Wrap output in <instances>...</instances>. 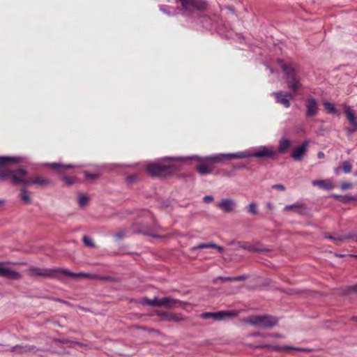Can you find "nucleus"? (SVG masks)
Returning <instances> with one entry per match:
<instances>
[{
    "mask_svg": "<svg viewBox=\"0 0 357 357\" xmlns=\"http://www.w3.org/2000/svg\"><path fill=\"white\" fill-rule=\"evenodd\" d=\"M275 158L277 157V151L273 146H261L255 149L245 150L234 153H221L214 155L206 158H200L198 155H192L188 158H165L164 160H197L199 163L197 165L196 169L201 175H206L211 173L213 165L211 162L222 161L231 158Z\"/></svg>",
    "mask_w": 357,
    "mask_h": 357,
    "instance_id": "1",
    "label": "nucleus"
},
{
    "mask_svg": "<svg viewBox=\"0 0 357 357\" xmlns=\"http://www.w3.org/2000/svg\"><path fill=\"white\" fill-rule=\"evenodd\" d=\"M29 275L31 276H40L43 278H54L56 273H61L64 275L74 278H93L94 276L85 273H73L68 269L63 268H45L39 267H31L27 271Z\"/></svg>",
    "mask_w": 357,
    "mask_h": 357,
    "instance_id": "2",
    "label": "nucleus"
},
{
    "mask_svg": "<svg viewBox=\"0 0 357 357\" xmlns=\"http://www.w3.org/2000/svg\"><path fill=\"white\" fill-rule=\"evenodd\" d=\"M243 321L257 328L266 329L276 326L278 323V319L268 314L254 315L245 319Z\"/></svg>",
    "mask_w": 357,
    "mask_h": 357,
    "instance_id": "3",
    "label": "nucleus"
},
{
    "mask_svg": "<svg viewBox=\"0 0 357 357\" xmlns=\"http://www.w3.org/2000/svg\"><path fill=\"white\" fill-rule=\"evenodd\" d=\"M142 303L144 305H150L157 307H164L167 309L181 307L184 305L188 304V303L171 297H163L161 298L155 297L153 299L151 300L144 298L143 299Z\"/></svg>",
    "mask_w": 357,
    "mask_h": 357,
    "instance_id": "4",
    "label": "nucleus"
},
{
    "mask_svg": "<svg viewBox=\"0 0 357 357\" xmlns=\"http://www.w3.org/2000/svg\"><path fill=\"white\" fill-rule=\"evenodd\" d=\"M282 69L285 75L287 86L294 92L297 91L302 86L301 79L296 68L291 64L283 63Z\"/></svg>",
    "mask_w": 357,
    "mask_h": 357,
    "instance_id": "5",
    "label": "nucleus"
},
{
    "mask_svg": "<svg viewBox=\"0 0 357 357\" xmlns=\"http://www.w3.org/2000/svg\"><path fill=\"white\" fill-rule=\"evenodd\" d=\"M178 170L174 165H161L153 163L146 167V172L151 176L166 177Z\"/></svg>",
    "mask_w": 357,
    "mask_h": 357,
    "instance_id": "6",
    "label": "nucleus"
},
{
    "mask_svg": "<svg viewBox=\"0 0 357 357\" xmlns=\"http://www.w3.org/2000/svg\"><path fill=\"white\" fill-rule=\"evenodd\" d=\"M21 162V158L10 156H0V180L5 181L8 178H12L13 170H10L4 167L8 163H18Z\"/></svg>",
    "mask_w": 357,
    "mask_h": 357,
    "instance_id": "7",
    "label": "nucleus"
},
{
    "mask_svg": "<svg viewBox=\"0 0 357 357\" xmlns=\"http://www.w3.org/2000/svg\"><path fill=\"white\" fill-rule=\"evenodd\" d=\"M238 316V313L234 311H218L214 312H204L200 317L203 319H211L216 321H220L226 319L234 318Z\"/></svg>",
    "mask_w": 357,
    "mask_h": 357,
    "instance_id": "8",
    "label": "nucleus"
},
{
    "mask_svg": "<svg viewBox=\"0 0 357 357\" xmlns=\"http://www.w3.org/2000/svg\"><path fill=\"white\" fill-rule=\"evenodd\" d=\"M182 6V8L188 11L193 12L194 10H202L206 7V3L204 0H178Z\"/></svg>",
    "mask_w": 357,
    "mask_h": 357,
    "instance_id": "9",
    "label": "nucleus"
},
{
    "mask_svg": "<svg viewBox=\"0 0 357 357\" xmlns=\"http://www.w3.org/2000/svg\"><path fill=\"white\" fill-rule=\"evenodd\" d=\"M275 98L277 103L284 105V107L289 108L290 107V100L294 98L293 94L288 92L276 91L271 93Z\"/></svg>",
    "mask_w": 357,
    "mask_h": 357,
    "instance_id": "10",
    "label": "nucleus"
},
{
    "mask_svg": "<svg viewBox=\"0 0 357 357\" xmlns=\"http://www.w3.org/2000/svg\"><path fill=\"white\" fill-rule=\"evenodd\" d=\"M27 174V172L24 168H20L15 170H13L12 174V182L15 185L19 184H24L29 185V180L24 178V176Z\"/></svg>",
    "mask_w": 357,
    "mask_h": 357,
    "instance_id": "11",
    "label": "nucleus"
},
{
    "mask_svg": "<svg viewBox=\"0 0 357 357\" xmlns=\"http://www.w3.org/2000/svg\"><path fill=\"white\" fill-rule=\"evenodd\" d=\"M309 141L305 140L300 145L296 146L291 152V158L296 161L301 160L307 151Z\"/></svg>",
    "mask_w": 357,
    "mask_h": 357,
    "instance_id": "12",
    "label": "nucleus"
},
{
    "mask_svg": "<svg viewBox=\"0 0 357 357\" xmlns=\"http://www.w3.org/2000/svg\"><path fill=\"white\" fill-rule=\"evenodd\" d=\"M0 277L10 280H19L22 278V275L20 273L0 263Z\"/></svg>",
    "mask_w": 357,
    "mask_h": 357,
    "instance_id": "13",
    "label": "nucleus"
},
{
    "mask_svg": "<svg viewBox=\"0 0 357 357\" xmlns=\"http://www.w3.org/2000/svg\"><path fill=\"white\" fill-rule=\"evenodd\" d=\"M161 320L165 321H173L176 323L185 321L186 317L182 316L181 314L174 312H162L160 314Z\"/></svg>",
    "mask_w": 357,
    "mask_h": 357,
    "instance_id": "14",
    "label": "nucleus"
},
{
    "mask_svg": "<svg viewBox=\"0 0 357 357\" xmlns=\"http://www.w3.org/2000/svg\"><path fill=\"white\" fill-rule=\"evenodd\" d=\"M216 206L220 208L225 213H231L236 206V202L231 199H223L216 203Z\"/></svg>",
    "mask_w": 357,
    "mask_h": 357,
    "instance_id": "15",
    "label": "nucleus"
},
{
    "mask_svg": "<svg viewBox=\"0 0 357 357\" xmlns=\"http://www.w3.org/2000/svg\"><path fill=\"white\" fill-rule=\"evenodd\" d=\"M318 112V103L317 100L312 98L309 97L306 100V116H314Z\"/></svg>",
    "mask_w": 357,
    "mask_h": 357,
    "instance_id": "16",
    "label": "nucleus"
},
{
    "mask_svg": "<svg viewBox=\"0 0 357 357\" xmlns=\"http://www.w3.org/2000/svg\"><path fill=\"white\" fill-rule=\"evenodd\" d=\"M11 351L17 354H24L27 352H36L37 349L34 346L16 345L11 348Z\"/></svg>",
    "mask_w": 357,
    "mask_h": 357,
    "instance_id": "17",
    "label": "nucleus"
},
{
    "mask_svg": "<svg viewBox=\"0 0 357 357\" xmlns=\"http://www.w3.org/2000/svg\"><path fill=\"white\" fill-rule=\"evenodd\" d=\"M312 184L314 186H317L319 188L331 190L334 188V185L330 180H314Z\"/></svg>",
    "mask_w": 357,
    "mask_h": 357,
    "instance_id": "18",
    "label": "nucleus"
},
{
    "mask_svg": "<svg viewBox=\"0 0 357 357\" xmlns=\"http://www.w3.org/2000/svg\"><path fill=\"white\" fill-rule=\"evenodd\" d=\"M50 183L49 179L42 177H35L29 180V185H36L38 187H45Z\"/></svg>",
    "mask_w": 357,
    "mask_h": 357,
    "instance_id": "19",
    "label": "nucleus"
},
{
    "mask_svg": "<svg viewBox=\"0 0 357 357\" xmlns=\"http://www.w3.org/2000/svg\"><path fill=\"white\" fill-rule=\"evenodd\" d=\"M203 248H215L218 250L219 252H222L223 251V248L213 243H201L197 246H194L190 248L192 251L196 250L197 249H203Z\"/></svg>",
    "mask_w": 357,
    "mask_h": 357,
    "instance_id": "20",
    "label": "nucleus"
},
{
    "mask_svg": "<svg viewBox=\"0 0 357 357\" xmlns=\"http://www.w3.org/2000/svg\"><path fill=\"white\" fill-rule=\"evenodd\" d=\"M291 146V142L287 138H282L279 141L278 151L280 153H286Z\"/></svg>",
    "mask_w": 357,
    "mask_h": 357,
    "instance_id": "21",
    "label": "nucleus"
},
{
    "mask_svg": "<svg viewBox=\"0 0 357 357\" xmlns=\"http://www.w3.org/2000/svg\"><path fill=\"white\" fill-rule=\"evenodd\" d=\"M347 118L349 123L357 128V121L356 120L355 114L350 107H347L344 109Z\"/></svg>",
    "mask_w": 357,
    "mask_h": 357,
    "instance_id": "22",
    "label": "nucleus"
},
{
    "mask_svg": "<svg viewBox=\"0 0 357 357\" xmlns=\"http://www.w3.org/2000/svg\"><path fill=\"white\" fill-rule=\"evenodd\" d=\"M324 238L326 239L332 240L335 242L336 245H338V243L342 242L347 238H353L354 236L342 235V236H339L335 237V236H331V235H325Z\"/></svg>",
    "mask_w": 357,
    "mask_h": 357,
    "instance_id": "23",
    "label": "nucleus"
},
{
    "mask_svg": "<svg viewBox=\"0 0 357 357\" xmlns=\"http://www.w3.org/2000/svg\"><path fill=\"white\" fill-rule=\"evenodd\" d=\"M341 168L342 169V171L346 173V174H348L351 171V163L349 162V161H344L342 163V166L341 167H337L335 169V173L336 174H339L340 172V169Z\"/></svg>",
    "mask_w": 357,
    "mask_h": 357,
    "instance_id": "24",
    "label": "nucleus"
},
{
    "mask_svg": "<svg viewBox=\"0 0 357 357\" xmlns=\"http://www.w3.org/2000/svg\"><path fill=\"white\" fill-rule=\"evenodd\" d=\"M256 348L268 349L271 351H285V348H284V347H280L278 345H271V344H261V345L257 346Z\"/></svg>",
    "mask_w": 357,
    "mask_h": 357,
    "instance_id": "25",
    "label": "nucleus"
},
{
    "mask_svg": "<svg viewBox=\"0 0 357 357\" xmlns=\"http://www.w3.org/2000/svg\"><path fill=\"white\" fill-rule=\"evenodd\" d=\"M20 197L24 204H29L31 203L29 192L26 188H22L20 190Z\"/></svg>",
    "mask_w": 357,
    "mask_h": 357,
    "instance_id": "26",
    "label": "nucleus"
},
{
    "mask_svg": "<svg viewBox=\"0 0 357 357\" xmlns=\"http://www.w3.org/2000/svg\"><path fill=\"white\" fill-rule=\"evenodd\" d=\"M47 166L52 169H59L60 167H64L65 169H70V168L74 167V165H63L61 163H56V162L47 164Z\"/></svg>",
    "mask_w": 357,
    "mask_h": 357,
    "instance_id": "27",
    "label": "nucleus"
},
{
    "mask_svg": "<svg viewBox=\"0 0 357 357\" xmlns=\"http://www.w3.org/2000/svg\"><path fill=\"white\" fill-rule=\"evenodd\" d=\"M324 105L326 108V109L328 111L330 114H336L337 110L336 107H335V105L328 102H324Z\"/></svg>",
    "mask_w": 357,
    "mask_h": 357,
    "instance_id": "28",
    "label": "nucleus"
},
{
    "mask_svg": "<svg viewBox=\"0 0 357 357\" xmlns=\"http://www.w3.org/2000/svg\"><path fill=\"white\" fill-rule=\"evenodd\" d=\"M248 212L252 215H256L258 213L257 205L256 203H251L247 206Z\"/></svg>",
    "mask_w": 357,
    "mask_h": 357,
    "instance_id": "29",
    "label": "nucleus"
},
{
    "mask_svg": "<svg viewBox=\"0 0 357 357\" xmlns=\"http://www.w3.org/2000/svg\"><path fill=\"white\" fill-rule=\"evenodd\" d=\"M243 248L245 250H248L249 251L255 252H261L266 250L265 249L259 248H257V247L253 246V245L244 246Z\"/></svg>",
    "mask_w": 357,
    "mask_h": 357,
    "instance_id": "30",
    "label": "nucleus"
},
{
    "mask_svg": "<svg viewBox=\"0 0 357 357\" xmlns=\"http://www.w3.org/2000/svg\"><path fill=\"white\" fill-rule=\"evenodd\" d=\"M88 201H89V197H87L86 195H81L78 198V203H79V206H84L85 205H86L88 203Z\"/></svg>",
    "mask_w": 357,
    "mask_h": 357,
    "instance_id": "31",
    "label": "nucleus"
},
{
    "mask_svg": "<svg viewBox=\"0 0 357 357\" xmlns=\"http://www.w3.org/2000/svg\"><path fill=\"white\" fill-rule=\"evenodd\" d=\"M83 242L88 247L93 248L95 246L93 240L87 236L83 237Z\"/></svg>",
    "mask_w": 357,
    "mask_h": 357,
    "instance_id": "32",
    "label": "nucleus"
},
{
    "mask_svg": "<svg viewBox=\"0 0 357 357\" xmlns=\"http://www.w3.org/2000/svg\"><path fill=\"white\" fill-rule=\"evenodd\" d=\"M284 348H285L286 350H294V351H310V349H305V348H301V347H291V346H284Z\"/></svg>",
    "mask_w": 357,
    "mask_h": 357,
    "instance_id": "33",
    "label": "nucleus"
},
{
    "mask_svg": "<svg viewBox=\"0 0 357 357\" xmlns=\"http://www.w3.org/2000/svg\"><path fill=\"white\" fill-rule=\"evenodd\" d=\"M301 206H302L301 204H300L298 203H296L294 204L285 206L284 210L287 211H291V210H294L295 208H300Z\"/></svg>",
    "mask_w": 357,
    "mask_h": 357,
    "instance_id": "34",
    "label": "nucleus"
},
{
    "mask_svg": "<svg viewBox=\"0 0 357 357\" xmlns=\"http://www.w3.org/2000/svg\"><path fill=\"white\" fill-rule=\"evenodd\" d=\"M126 231L122 229V230L117 231L114 234V237L116 240H121L126 236Z\"/></svg>",
    "mask_w": 357,
    "mask_h": 357,
    "instance_id": "35",
    "label": "nucleus"
},
{
    "mask_svg": "<svg viewBox=\"0 0 357 357\" xmlns=\"http://www.w3.org/2000/svg\"><path fill=\"white\" fill-rule=\"evenodd\" d=\"M355 200H357V198L355 197H352V196H349V195H346V196H342V202L344 204H347V203H349L351 201H355Z\"/></svg>",
    "mask_w": 357,
    "mask_h": 357,
    "instance_id": "36",
    "label": "nucleus"
},
{
    "mask_svg": "<svg viewBox=\"0 0 357 357\" xmlns=\"http://www.w3.org/2000/svg\"><path fill=\"white\" fill-rule=\"evenodd\" d=\"M221 280L222 282L231 281L233 280L232 277H218L214 279V282L217 283L218 280Z\"/></svg>",
    "mask_w": 357,
    "mask_h": 357,
    "instance_id": "37",
    "label": "nucleus"
},
{
    "mask_svg": "<svg viewBox=\"0 0 357 357\" xmlns=\"http://www.w3.org/2000/svg\"><path fill=\"white\" fill-rule=\"evenodd\" d=\"M352 186V184L351 183H349V182H344L342 183L341 185H340V188L342 190H346L347 189H349L351 188Z\"/></svg>",
    "mask_w": 357,
    "mask_h": 357,
    "instance_id": "38",
    "label": "nucleus"
},
{
    "mask_svg": "<svg viewBox=\"0 0 357 357\" xmlns=\"http://www.w3.org/2000/svg\"><path fill=\"white\" fill-rule=\"evenodd\" d=\"M272 188L279 190L280 191H284L285 190V187L282 184H275L272 185Z\"/></svg>",
    "mask_w": 357,
    "mask_h": 357,
    "instance_id": "39",
    "label": "nucleus"
},
{
    "mask_svg": "<svg viewBox=\"0 0 357 357\" xmlns=\"http://www.w3.org/2000/svg\"><path fill=\"white\" fill-rule=\"evenodd\" d=\"M357 130V128H356V126H353L351 128H347L346 129V131H347V134L348 135H352L355 131Z\"/></svg>",
    "mask_w": 357,
    "mask_h": 357,
    "instance_id": "40",
    "label": "nucleus"
},
{
    "mask_svg": "<svg viewBox=\"0 0 357 357\" xmlns=\"http://www.w3.org/2000/svg\"><path fill=\"white\" fill-rule=\"evenodd\" d=\"M203 199L205 203H210L213 202V197L211 195H206L203 198Z\"/></svg>",
    "mask_w": 357,
    "mask_h": 357,
    "instance_id": "41",
    "label": "nucleus"
},
{
    "mask_svg": "<svg viewBox=\"0 0 357 357\" xmlns=\"http://www.w3.org/2000/svg\"><path fill=\"white\" fill-rule=\"evenodd\" d=\"M63 179L64 182H65L67 185H72V184H73V180H72V178H71L70 177H69V176H65V177H63Z\"/></svg>",
    "mask_w": 357,
    "mask_h": 357,
    "instance_id": "42",
    "label": "nucleus"
},
{
    "mask_svg": "<svg viewBox=\"0 0 357 357\" xmlns=\"http://www.w3.org/2000/svg\"><path fill=\"white\" fill-rule=\"evenodd\" d=\"M267 335L269 337H274V338H284V336L279 333H271V334H268Z\"/></svg>",
    "mask_w": 357,
    "mask_h": 357,
    "instance_id": "43",
    "label": "nucleus"
},
{
    "mask_svg": "<svg viewBox=\"0 0 357 357\" xmlns=\"http://www.w3.org/2000/svg\"><path fill=\"white\" fill-rule=\"evenodd\" d=\"M84 175H85L86 178H96L97 177V175L93 174H89L88 172H84Z\"/></svg>",
    "mask_w": 357,
    "mask_h": 357,
    "instance_id": "44",
    "label": "nucleus"
},
{
    "mask_svg": "<svg viewBox=\"0 0 357 357\" xmlns=\"http://www.w3.org/2000/svg\"><path fill=\"white\" fill-rule=\"evenodd\" d=\"M331 197L334 198V199H342V195H336V194H333L331 195Z\"/></svg>",
    "mask_w": 357,
    "mask_h": 357,
    "instance_id": "45",
    "label": "nucleus"
},
{
    "mask_svg": "<svg viewBox=\"0 0 357 357\" xmlns=\"http://www.w3.org/2000/svg\"><path fill=\"white\" fill-rule=\"evenodd\" d=\"M233 280L241 281L245 279L244 276L232 277Z\"/></svg>",
    "mask_w": 357,
    "mask_h": 357,
    "instance_id": "46",
    "label": "nucleus"
},
{
    "mask_svg": "<svg viewBox=\"0 0 357 357\" xmlns=\"http://www.w3.org/2000/svg\"><path fill=\"white\" fill-rule=\"evenodd\" d=\"M317 157L319 159L324 158L325 157V154L324 152L320 151L317 153Z\"/></svg>",
    "mask_w": 357,
    "mask_h": 357,
    "instance_id": "47",
    "label": "nucleus"
},
{
    "mask_svg": "<svg viewBox=\"0 0 357 357\" xmlns=\"http://www.w3.org/2000/svg\"><path fill=\"white\" fill-rule=\"evenodd\" d=\"M160 10L162 12H163L164 13H165V14H167V15H170V13H169L167 10H165L162 6H160Z\"/></svg>",
    "mask_w": 357,
    "mask_h": 357,
    "instance_id": "48",
    "label": "nucleus"
},
{
    "mask_svg": "<svg viewBox=\"0 0 357 357\" xmlns=\"http://www.w3.org/2000/svg\"><path fill=\"white\" fill-rule=\"evenodd\" d=\"M266 207L268 209L272 210L273 208V205L271 203H267L266 204Z\"/></svg>",
    "mask_w": 357,
    "mask_h": 357,
    "instance_id": "49",
    "label": "nucleus"
},
{
    "mask_svg": "<svg viewBox=\"0 0 357 357\" xmlns=\"http://www.w3.org/2000/svg\"><path fill=\"white\" fill-rule=\"evenodd\" d=\"M350 257L357 258V255H351Z\"/></svg>",
    "mask_w": 357,
    "mask_h": 357,
    "instance_id": "50",
    "label": "nucleus"
},
{
    "mask_svg": "<svg viewBox=\"0 0 357 357\" xmlns=\"http://www.w3.org/2000/svg\"><path fill=\"white\" fill-rule=\"evenodd\" d=\"M270 71H271V73H273V70L272 68H270Z\"/></svg>",
    "mask_w": 357,
    "mask_h": 357,
    "instance_id": "51",
    "label": "nucleus"
},
{
    "mask_svg": "<svg viewBox=\"0 0 357 357\" xmlns=\"http://www.w3.org/2000/svg\"><path fill=\"white\" fill-rule=\"evenodd\" d=\"M3 200H0V205H1L3 204Z\"/></svg>",
    "mask_w": 357,
    "mask_h": 357,
    "instance_id": "52",
    "label": "nucleus"
},
{
    "mask_svg": "<svg viewBox=\"0 0 357 357\" xmlns=\"http://www.w3.org/2000/svg\"><path fill=\"white\" fill-rule=\"evenodd\" d=\"M255 335V336H259V335H260V333H256Z\"/></svg>",
    "mask_w": 357,
    "mask_h": 357,
    "instance_id": "53",
    "label": "nucleus"
},
{
    "mask_svg": "<svg viewBox=\"0 0 357 357\" xmlns=\"http://www.w3.org/2000/svg\"><path fill=\"white\" fill-rule=\"evenodd\" d=\"M354 174H355V176H357V172H356Z\"/></svg>",
    "mask_w": 357,
    "mask_h": 357,
    "instance_id": "54",
    "label": "nucleus"
}]
</instances>
